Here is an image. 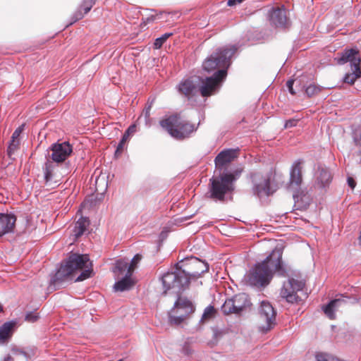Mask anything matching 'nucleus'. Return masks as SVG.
I'll return each mask as SVG.
<instances>
[{"label": "nucleus", "mask_w": 361, "mask_h": 361, "mask_svg": "<svg viewBox=\"0 0 361 361\" xmlns=\"http://www.w3.org/2000/svg\"><path fill=\"white\" fill-rule=\"evenodd\" d=\"M259 314L262 322H264L261 326L263 331H269L275 325L276 313L272 305L267 301L261 302Z\"/></svg>", "instance_id": "nucleus-11"}, {"label": "nucleus", "mask_w": 361, "mask_h": 361, "mask_svg": "<svg viewBox=\"0 0 361 361\" xmlns=\"http://www.w3.org/2000/svg\"><path fill=\"white\" fill-rule=\"evenodd\" d=\"M38 319V314L32 312H28L25 315V321L28 322H35Z\"/></svg>", "instance_id": "nucleus-38"}, {"label": "nucleus", "mask_w": 361, "mask_h": 361, "mask_svg": "<svg viewBox=\"0 0 361 361\" xmlns=\"http://www.w3.org/2000/svg\"><path fill=\"white\" fill-rule=\"evenodd\" d=\"M3 310L2 307L0 305V312Z\"/></svg>", "instance_id": "nucleus-49"}, {"label": "nucleus", "mask_w": 361, "mask_h": 361, "mask_svg": "<svg viewBox=\"0 0 361 361\" xmlns=\"http://www.w3.org/2000/svg\"><path fill=\"white\" fill-rule=\"evenodd\" d=\"M298 122V120H297V119H294V118L289 119L286 121L284 128H289L294 127L297 125Z\"/></svg>", "instance_id": "nucleus-41"}, {"label": "nucleus", "mask_w": 361, "mask_h": 361, "mask_svg": "<svg viewBox=\"0 0 361 361\" xmlns=\"http://www.w3.org/2000/svg\"><path fill=\"white\" fill-rule=\"evenodd\" d=\"M358 156L360 157V164H361V150L358 152Z\"/></svg>", "instance_id": "nucleus-48"}, {"label": "nucleus", "mask_w": 361, "mask_h": 361, "mask_svg": "<svg viewBox=\"0 0 361 361\" xmlns=\"http://www.w3.org/2000/svg\"><path fill=\"white\" fill-rule=\"evenodd\" d=\"M352 73H347L344 78V82L348 83L350 85L354 84L355 81L360 77L361 75V69L359 67L358 70L355 69V67H351Z\"/></svg>", "instance_id": "nucleus-27"}, {"label": "nucleus", "mask_w": 361, "mask_h": 361, "mask_svg": "<svg viewBox=\"0 0 361 361\" xmlns=\"http://www.w3.org/2000/svg\"><path fill=\"white\" fill-rule=\"evenodd\" d=\"M16 322H8L0 326V344H4L13 335Z\"/></svg>", "instance_id": "nucleus-20"}, {"label": "nucleus", "mask_w": 361, "mask_h": 361, "mask_svg": "<svg viewBox=\"0 0 361 361\" xmlns=\"http://www.w3.org/2000/svg\"><path fill=\"white\" fill-rule=\"evenodd\" d=\"M171 290L178 295L174 303V308L178 315H170L169 322L172 325L177 326L184 322L195 312V307L190 300L180 295L183 292L178 293L175 289Z\"/></svg>", "instance_id": "nucleus-7"}, {"label": "nucleus", "mask_w": 361, "mask_h": 361, "mask_svg": "<svg viewBox=\"0 0 361 361\" xmlns=\"http://www.w3.org/2000/svg\"><path fill=\"white\" fill-rule=\"evenodd\" d=\"M233 302L235 304L237 314L240 313L245 308L249 306L250 302L247 299V295L245 293H241L233 297Z\"/></svg>", "instance_id": "nucleus-26"}, {"label": "nucleus", "mask_w": 361, "mask_h": 361, "mask_svg": "<svg viewBox=\"0 0 361 361\" xmlns=\"http://www.w3.org/2000/svg\"><path fill=\"white\" fill-rule=\"evenodd\" d=\"M184 269L176 267L173 271L162 276L161 281L166 294L170 289L178 293L189 288L192 280H196L209 271V264L196 257L183 264Z\"/></svg>", "instance_id": "nucleus-1"}, {"label": "nucleus", "mask_w": 361, "mask_h": 361, "mask_svg": "<svg viewBox=\"0 0 361 361\" xmlns=\"http://www.w3.org/2000/svg\"><path fill=\"white\" fill-rule=\"evenodd\" d=\"M126 142L123 141L121 140L120 142L118 143L117 148L115 152V156L116 157H118L123 152L125 149Z\"/></svg>", "instance_id": "nucleus-39"}, {"label": "nucleus", "mask_w": 361, "mask_h": 361, "mask_svg": "<svg viewBox=\"0 0 361 361\" xmlns=\"http://www.w3.org/2000/svg\"><path fill=\"white\" fill-rule=\"evenodd\" d=\"M294 81L292 80H288L286 82L287 87L288 88V90L290 93L293 95L295 94V92L293 90V85Z\"/></svg>", "instance_id": "nucleus-42"}, {"label": "nucleus", "mask_w": 361, "mask_h": 361, "mask_svg": "<svg viewBox=\"0 0 361 361\" xmlns=\"http://www.w3.org/2000/svg\"><path fill=\"white\" fill-rule=\"evenodd\" d=\"M332 180L330 171L326 167H319L316 175V185L319 188L329 186Z\"/></svg>", "instance_id": "nucleus-18"}, {"label": "nucleus", "mask_w": 361, "mask_h": 361, "mask_svg": "<svg viewBox=\"0 0 361 361\" xmlns=\"http://www.w3.org/2000/svg\"><path fill=\"white\" fill-rule=\"evenodd\" d=\"M270 21L276 27H286L288 24L286 11L280 8L273 9L270 14Z\"/></svg>", "instance_id": "nucleus-16"}, {"label": "nucleus", "mask_w": 361, "mask_h": 361, "mask_svg": "<svg viewBox=\"0 0 361 361\" xmlns=\"http://www.w3.org/2000/svg\"><path fill=\"white\" fill-rule=\"evenodd\" d=\"M135 130L136 126L135 124L130 126L129 128L127 129V131L130 133V135L134 133Z\"/></svg>", "instance_id": "nucleus-44"}, {"label": "nucleus", "mask_w": 361, "mask_h": 361, "mask_svg": "<svg viewBox=\"0 0 361 361\" xmlns=\"http://www.w3.org/2000/svg\"><path fill=\"white\" fill-rule=\"evenodd\" d=\"M348 185L352 189H353L355 187V185H356V183H355V180L352 177H348Z\"/></svg>", "instance_id": "nucleus-43"}, {"label": "nucleus", "mask_w": 361, "mask_h": 361, "mask_svg": "<svg viewBox=\"0 0 361 361\" xmlns=\"http://www.w3.org/2000/svg\"><path fill=\"white\" fill-rule=\"evenodd\" d=\"M141 259L142 255L140 254H137L134 256L128 269V273H129V274H133L134 270L137 267V264L140 262Z\"/></svg>", "instance_id": "nucleus-33"}, {"label": "nucleus", "mask_w": 361, "mask_h": 361, "mask_svg": "<svg viewBox=\"0 0 361 361\" xmlns=\"http://www.w3.org/2000/svg\"><path fill=\"white\" fill-rule=\"evenodd\" d=\"M16 221L15 215L0 213V237L13 231Z\"/></svg>", "instance_id": "nucleus-15"}, {"label": "nucleus", "mask_w": 361, "mask_h": 361, "mask_svg": "<svg viewBox=\"0 0 361 361\" xmlns=\"http://www.w3.org/2000/svg\"><path fill=\"white\" fill-rule=\"evenodd\" d=\"M173 33L171 32H169V33H165L164 35H163L161 37H158L155 39L154 41V49H160L162 45L164 44V43L171 37L172 36Z\"/></svg>", "instance_id": "nucleus-31"}, {"label": "nucleus", "mask_w": 361, "mask_h": 361, "mask_svg": "<svg viewBox=\"0 0 361 361\" xmlns=\"http://www.w3.org/2000/svg\"><path fill=\"white\" fill-rule=\"evenodd\" d=\"M344 301L341 299L333 300L328 305L323 307L324 312L330 319H334L336 318L335 310Z\"/></svg>", "instance_id": "nucleus-25"}, {"label": "nucleus", "mask_w": 361, "mask_h": 361, "mask_svg": "<svg viewBox=\"0 0 361 361\" xmlns=\"http://www.w3.org/2000/svg\"><path fill=\"white\" fill-rule=\"evenodd\" d=\"M227 72L225 70L216 71L211 77L202 80L200 92L202 97L212 95L216 90L219 83L226 78Z\"/></svg>", "instance_id": "nucleus-9"}, {"label": "nucleus", "mask_w": 361, "mask_h": 361, "mask_svg": "<svg viewBox=\"0 0 361 361\" xmlns=\"http://www.w3.org/2000/svg\"><path fill=\"white\" fill-rule=\"evenodd\" d=\"M315 357L317 361H341L339 359L324 353H317Z\"/></svg>", "instance_id": "nucleus-32"}, {"label": "nucleus", "mask_w": 361, "mask_h": 361, "mask_svg": "<svg viewBox=\"0 0 361 361\" xmlns=\"http://www.w3.org/2000/svg\"><path fill=\"white\" fill-rule=\"evenodd\" d=\"M24 129V125L20 126L18 128H17L15 131L13 132L11 139L13 140H20L19 137L20 134L22 133L23 130Z\"/></svg>", "instance_id": "nucleus-40"}, {"label": "nucleus", "mask_w": 361, "mask_h": 361, "mask_svg": "<svg viewBox=\"0 0 361 361\" xmlns=\"http://www.w3.org/2000/svg\"><path fill=\"white\" fill-rule=\"evenodd\" d=\"M51 154L49 157L56 163L63 162L72 153L73 147L67 142L55 143L51 147Z\"/></svg>", "instance_id": "nucleus-12"}, {"label": "nucleus", "mask_w": 361, "mask_h": 361, "mask_svg": "<svg viewBox=\"0 0 361 361\" xmlns=\"http://www.w3.org/2000/svg\"><path fill=\"white\" fill-rule=\"evenodd\" d=\"M82 269L84 271L77 278V281H81L90 277L92 272V262L87 255L72 254L56 273L52 283L55 286H59L61 281L68 279L75 271Z\"/></svg>", "instance_id": "nucleus-3"}, {"label": "nucleus", "mask_w": 361, "mask_h": 361, "mask_svg": "<svg viewBox=\"0 0 361 361\" xmlns=\"http://www.w3.org/2000/svg\"><path fill=\"white\" fill-rule=\"evenodd\" d=\"M304 285V283L302 281L294 279H289L287 283L283 284V286L281 290L280 295L288 302H297L298 300L297 291L301 290L303 288Z\"/></svg>", "instance_id": "nucleus-10"}, {"label": "nucleus", "mask_w": 361, "mask_h": 361, "mask_svg": "<svg viewBox=\"0 0 361 361\" xmlns=\"http://www.w3.org/2000/svg\"><path fill=\"white\" fill-rule=\"evenodd\" d=\"M359 51L356 49H350L345 51L340 59V63H345L348 61L350 62L351 67H355L358 70L360 67L361 59L358 56Z\"/></svg>", "instance_id": "nucleus-17"}, {"label": "nucleus", "mask_w": 361, "mask_h": 361, "mask_svg": "<svg viewBox=\"0 0 361 361\" xmlns=\"http://www.w3.org/2000/svg\"><path fill=\"white\" fill-rule=\"evenodd\" d=\"M238 149H227L217 154L214 159L216 169L221 171L238 157Z\"/></svg>", "instance_id": "nucleus-13"}, {"label": "nucleus", "mask_w": 361, "mask_h": 361, "mask_svg": "<svg viewBox=\"0 0 361 361\" xmlns=\"http://www.w3.org/2000/svg\"><path fill=\"white\" fill-rule=\"evenodd\" d=\"M89 226V219L83 216H81L77 221H75L72 231L75 239H77L83 235Z\"/></svg>", "instance_id": "nucleus-22"}, {"label": "nucleus", "mask_w": 361, "mask_h": 361, "mask_svg": "<svg viewBox=\"0 0 361 361\" xmlns=\"http://www.w3.org/2000/svg\"><path fill=\"white\" fill-rule=\"evenodd\" d=\"M235 180L236 176L233 173H224L218 176L212 177L207 192V197L215 202H225L226 197L234 191Z\"/></svg>", "instance_id": "nucleus-4"}, {"label": "nucleus", "mask_w": 361, "mask_h": 361, "mask_svg": "<svg viewBox=\"0 0 361 361\" xmlns=\"http://www.w3.org/2000/svg\"><path fill=\"white\" fill-rule=\"evenodd\" d=\"M160 126L176 140H182L190 137L197 130L195 125L178 114H173L159 122Z\"/></svg>", "instance_id": "nucleus-5"}, {"label": "nucleus", "mask_w": 361, "mask_h": 361, "mask_svg": "<svg viewBox=\"0 0 361 361\" xmlns=\"http://www.w3.org/2000/svg\"><path fill=\"white\" fill-rule=\"evenodd\" d=\"M216 314V309L213 306L209 305L204 309V311L201 318V321L202 322H206L215 317Z\"/></svg>", "instance_id": "nucleus-30"}, {"label": "nucleus", "mask_w": 361, "mask_h": 361, "mask_svg": "<svg viewBox=\"0 0 361 361\" xmlns=\"http://www.w3.org/2000/svg\"><path fill=\"white\" fill-rule=\"evenodd\" d=\"M152 107V104H148L143 110L141 116H144L146 121V123H147L149 121L150 118V111Z\"/></svg>", "instance_id": "nucleus-37"}, {"label": "nucleus", "mask_w": 361, "mask_h": 361, "mask_svg": "<svg viewBox=\"0 0 361 361\" xmlns=\"http://www.w3.org/2000/svg\"><path fill=\"white\" fill-rule=\"evenodd\" d=\"M178 90L180 94L189 98L194 94L196 86L192 80H185L178 85Z\"/></svg>", "instance_id": "nucleus-23"}, {"label": "nucleus", "mask_w": 361, "mask_h": 361, "mask_svg": "<svg viewBox=\"0 0 361 361\" xmlns=\"http://www.w3.org/2000/svg\"><path fill=\"white\" fill-rule=\"evenodd\" d=\"M57 165L51 160H47L43 168L45 184L47 186L55 187L58 185L59 180L57 179L56 170Z\"/></svg>", "instance_id": "nucleus-14"}, {"label": "nucleus", "mask_w": 361, "mask_h": 361, "mask_svg": "<svg viewBox=\"0 0 361 361\" xmlns=\"http://www.w3.org/2000/svg\"><path fill=\"white\" fill-rule=\"evenodd\" d=\"M157 18H159V15H152L146 18H142L140 23L142 27H145L148 23L154 22Z\"/></svg>", "instance_id": "nucleus-36"}, {"label": "nucleus", "mask_w": 361, "mask_h": 361, "mask_svg": "<svg viewBox=\"0 0 361 361\" xmlns=\"http://www.w3.org/2000/svg\"><path fill=\"white\" fill-rule=\"evenodd\" d=\"M97 0H82L78 10L75 13V21L83 18L84 15L87 13L96 3Z\"/></svg>", "instance_id": "nucleus-24"}, {"label": "nucleus", "mask_w": 361, "mask_h": 361, "mask_svg": "<svg viewBox=\"0 0 361 361\" xmlns=\"http://www.w3.org/2000/svg\"><path fill=\"white\" fill-rule=\"evenodd\" d=\"M301 164V161H298L294 164L290 173V185L295 184L296 186H299L301 184L302 181Z\"/></svg>", "instance_id": "nucleus-21"}, {"label": "nucleus", "mask_w": 361, "mask_h": 361, "mask_svg": "<svg viewBox=\"0 0 361 361\" xmlns=\"http://www.w3.org/2000/svg\"><path fill=\"white\" fill-rule=\"evenodd\" d=\"M359 242H360V244L361 245V231H360V235L359 236Z\"/></svg>", "instance_id": "nucleus-47"}, {"label": "nucleus", "mask_w": 361, "mask_h": 361, "mask_svg": "<svg viewBox=\"0 0 361 361\" xmlns=\"http://www.w3.org/2000/svg\"><path fill=\"white\" fill-rule=\"evenodd\" d=\"M252 183L253 193L258 197L269 196L273 194L270 186V178L260 172H254L250 174Z\"/></svg>", "instance_id": "nucleus-8"}, {"label": "nucleus", "mask_w": 361, "mask_h": 361, "mask_svg": "<svg viewBox=\"0 0 361 361\" xmlns=\"http://www.w3.org/2000/svg\"><path fill=\"white\" fill-rule=\"evenodd\" d=\"M20 140H13L11 139L10 145L8 147V154L11 157L19 147Z\"/></svg>", "instance_id": "nucleus-35"}, {"label": "nucleus", "mask_w": 361, "mask_h": 361, "mask_svg": "<svg viewBox=\"0 0 361 361\" xmlns=\"http://www.w3.org/2000/svg\"><path fill=\"white\" fill-rule=\"evenodd\" d=\"M283 252L279 248L274 249L261 263L257 264L246 275L247 283L256 287L267 286L276 271H283L282 267Z\"/></svg>", "instance_id": "nucleus-2"}, {"label": "nucleus", "mask_w": 361, "mask_h": 361, "mask_svg": "<svg viewBox=\"0 0 361 361\" xmlns=\"http://www.w3.org/2000/svg\"><path fill=\"white\" fill-rule=\"evenodd\" d=\"M4 361H13V359L11 356H7L4 358Z\"/></svg>", "instance_id": "nucleus-46"}, {"label": "nucleus", "mask_w": 361, "mask_h": 361, "mask_svg": "<svg viewBox=\"0 0 361 361\" xmlns=\"http://www.w3.org/2000/svg\"><path fill=\"white\" fill-rule=\"evenodd\" d=\"M221 311L225 314H237L233 298L227 299L221 307Z\"/></svg>", "instance_id": "nucleus-29"}, {"label": "nucleus", "mask_w": 361, "mask_h": 361, "mask_svg": "<svg viewBox=\"0 0 361 361\" xmlns=\"http://www.w3.org/2000/svg\"><path fill=\"white\" fill-rule=\"evenodd\" d=\"M130 135V133L126 130L125 132V133L123 134L121 140L125 141V142H127V141L129 139Z\"/></svg>", "instance_id": "nucleus-45"}, {"label": "nucleus", "mask_w": 361, "mask_h": 361, "mask_svg": "<svg viewBox=\"0 0 361 361\" xmlns=\"http://www.w3.org/2000/svg\"><path fill=\"white\" fill-rule=\"evenodd\" d=\"M132 275L126 272L125 276L114 284V290L123 292L131 289L135 285V281L131 277Z\"/></svg>", "instance_id": "nucleus-19"}, {"label": "nucleus", "mask_w": 361, "mask_h": 361, "mask_svg": "<svg viewBox=\"0 0 361 361\" xmlns=\"http://www.w3.org/2000/svg\"><path fill=\"white\" fill-rule=\"evenodd\" d=\"M321 91V88L316 85H310L305 90V93L308 97H313L319 94Z\"/></svg>", "instance_id": "nucleus-34"}, {"label": "nucleus", "mask_w": 361, "mask_h": 361, "mask_svg": "<svg viewBox=\"0 0 361 361\" xmlns=\"http://www.w3.org/2000/svg\"><path fill=\"white\" fill-rule=\"evenodd\" d=\"M128 263L124 259L117 260L115 264L114 272L117 275V276H119L120 275L123 274L125 271L128 272Z\"/></svg>", "instance_id": "nucleus-28"}, {"label": "nucleus", "mask_w": 361, "mask_h": 361, "mask_svg": "<svg viewBox=\"0 0 361 361\" xmlns=\"http://www.w3.org/2000/svg\"><path fill=\"white\" fill-rule=\"evenodd\" d=\"M237 47L235 45H226L217 48L203 62V69L208 72H212L217 69L227 71L231 65V59L235 54Z\"/></svg>", "instance_id": "nucleus-6"}]
</instances>
